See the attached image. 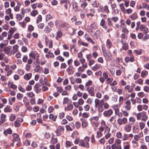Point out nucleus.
<instances>
[{"instance_id": "f257e3e1", "label": "nucleus", "mask_w": 149, "mask_h": 149, "mask_svg": "<svg viewBox=\"0 0 149 149\" xmlns=\"http://www.w3.org/2000/svg\"><path fill=\"white\" fill-rule=\"evenodd\" d=\"M120 82L122 86L125 85L124 87V89L128 93H131L133 92L134 88L135 86V84L134 83H132L131 86L130 85H126V83L123 79L121 80Z\"/></svg>"}, {"instance_id": "f03ea898", "label": "nucleus", "mask_w": 149, "mask_h": 149, "mask_svg": "<svg viewBox=\"0 0 149 149\" xmlns=\"http://www.w3.org/2000/svg\"><path fill=\"white\" fill-rule=\"evenodd\" d=\"M89 138L88 136H86L84 138V140L82 139H80L79 145L83 147L89 148L90 147L89 143Z\"/></svg>"}, {"instance_id": "7ed1b4c3", "label": "nucleus", "mask_w": 149, "mask_h": 149, "mask_svg": "<svg viewBox=\"0 0 149 149\" xmlns=\"http://www.w3.org/2000/svg\"><path fill=\"white\" fill-rule=\"evenodd\" d=\"M136 119L137 120H141L144 121H146L148 118L146 112L144 111L139 112L136 115Z\"/></svg>"}, {"instance_id": "20e7f679", "label": "nucleus", "mask_w": 149, "mask_h": 149, "mask_svg": "<svg viewBox=\"0 0 149 149\" xmlns=\"http://www.w3.org/2000/svg\"><path fill=\"white\" fill-rule=\"evenodd\" d=\"M99 117L98 116L92 117L89 119L92 126L93 127H97L99 125L98 122Z\"/></svg>"}, {"instance_id": "39448f33", "label": "nucleus", "mask_w": 149, "mask_h": 149, "mask_svg": "<svg viewBox=\"0 0 149 149\" xmlns=\"http://www.w3.org/2000/svg\"><path fill=\"white\" fill-rule=\"evenodd\" d=\"M4 53L8 56H10L14 55L12 50V47L10 46L5 47L3 49Z\"/></svg>"}, {"instance_id": "423d86ee", "label": "nucleus", "mask_w": 149, "mask_h": 149, "mask_svg": "<svg viewBox=\"0 0 149 149\" xmlns=\"http://www.w3.org/2000/svg\"><path fill=\"white\" fill-rule=\"evenodd\" d=\"M103 56L105 58V59L108 61H110L112 58V56L110 52L109 51L108 52L104 51L102 50Z\"/></svg>"}, {"instance_id": "0eeeda50", "label": "nucleus", "mask_w": 149, "mask_h": 149, "mask_svg": "<svg viewBox=\"0 0 149 149\" xmlns=\"http://www.w3.org/2000/svg\"><path fill=\"white\" fill-rule=\"evenodd\" d=\"M64 130V128L63 126H58L57 127V130L55 131L56 135L57 136H61V132H63Z\"/></svg>"}, {"instance_id": "6e6552de", "label": "nucleus", "mask_w": 149, "mask_h": 149, "mask_svg": "<svg viewBox=\"0 0 149 149\" xmlns=\"http://www.w3.org/2000/svg\"><path fill=\"white\" fill-rule=\"evenodd\" d=\"M29 58H31L33 60L36 59L37 62L39 60L38 55V53L35 52H31L29 54Z\"/></svg>"}, {"instance_id": "1a4fd4ad", "label": "nucleus", "mask_w": 149, "mask_h": 149, "mask_svg": "<svg viewBox=\"0 0 149 149\" xmlns=\"http://www.w3.org/2000/svg\"><path fill=\"white\" fill-rule=\"evenodd\" d=\"M67 131H72L75 128L74 124L73 123H70L69 124L65 125Z\"/></svg>"}, {"instance_id": "9d476101", "label": "nucleus", "mask_w": 149, "mask_h": 149, "mask_svg": "<svg viewBox=\"0 0 149 149\" xmlns=\"http://www.w3.org/2000/svg\"><path fill=\"white\" fill-rule=\"evenodd\" d=\"M100 124L101 127H105V132H110V128L106 125V122L104 120H101Z\"/></svg>"}, {"instance_id": "9b49d317", "label": "nucleus", "mask_w": 149, "mask_h": 149, "mask_svg": "<svg viewBox=\"0 0 149 149\" xmlns=\"http://www.w3.org/2000/svg\"><path fill=\"white\" fill-rule=\"evenodd\" d=\"M23 120L22 118H18L15 122L14 125L15 127H19L21 125V123L23 121Z\"/></svg>"}, {"instance_id": "f8f14e48", "label": "nucleus", "mask_w": 149, "mask_h": 149, "mask_svg": "<svg viewBox=\"0 0 149 149\" xmlns=\"http://www.w3.org/2000/svg\"><path fill=\"white\" fill-rule=\"evenodd\" d=\"M113 113V111L111 109H109L105 111L103 113L104 116L105 117H109Z\"/></svg>"}, {"instance_id": "ddd939ff", "label": "nucleus", "mask_w": 149, "mask_h": 149, "mask_svg": "<svg viewBox=\"0 0 149 149\" xmlns=\"http://www.w3.org/2000/svg\"><path fill=\"white\" fill-rule=\"evenodd\" d=\"M41 85L36 83L34 87V89L35 92L38 93H39L41 91Z\"/></svg>"}, {"instance_id": "4468645a", "label": "nucleus", "mask_w": 149, "mask_h": 149, "mask_svg": "<svg viewBox=\"0 0 149 149\" xmlns=\"http://www.w3.org/2000/svg\"><path fill=\"white\" fill-rule=\"evenodd\" d=\"M124 107L127 111H129L131 109V102L130 100H128L125 102Z\"/></svg>"}, {"instance_id": "2eb2a0df", "label": "nucleus", "mask_w": 149, "mask_h": 149, "mask_svg": "<svg viewBox=\"0 0 149 149\" xmlns=\"http://www.w3.org/2000/svg\"><path fill=\"white\" fill-rule=\"evenodd\" d=\"M6 116L3 113H2L0 116V125L4 123L6 120Z\"/></svg>"}, {"instance_id": "dca6fc26", "label": "nucleus", "mask_w": 149, "mask_h": 149, "mask_svg": "<svg viewBox=\"0 0 149 149\" xmlns=\"http://www.w3.org/2000/svg\"><path fill=\"white\" fill-rule=\"evenodd\" d=\"M80 120L81 121V126L83 128H86L88 125V123L86 120L84 118H81Z\"/></svg>"}, {"instance_id": "f3484780", "label": "nucleus", "mask_w": 149, "mask_h": 149, "mask_svg": "<svg viewBox=\"0 0 149 149\" xmlns=\"http://www.w3.org/2000/svg\"><path fill=\"white\" fill-rule=\"evenodd\" d=\"M95 91L97 92L95 94L96 97L97 98H101L102 97V94L99 92L100 91V88L98 87L96 88L95 89Z\"/></svg>"}, {"instance_id": "a211bd4d", "label": "nucleus", "mask_w": 149, "mask_h": 149, "mask_svg": "<svg viewBox=\"0 0 149 149\" xmlns=\"http://www.w3.org/2000/svg\"><path fill=\"white\" fill-rule=\"evenodd\" d=\"M12 136L13 137V139L12 141L13 142L20 140L19 135L16 133L13 134L12 135Z\"/></svg>"}, {"instance_id": "6ab92c4d", "label": "nucleus", "mask_w": 149, "mask_h": 149, "mask_svg": "<svg viewBox=\"0 0 149 149\" xmlns=\"http://www.w3.org/2000/svg\"><path fill=\"white\" fill-rule=\"evenodd\" d=\"M11 12L12 10L10 8H8L5 10L6 14V15H9L10 18L13 19V14Z\"/></svg>"}, {"instance_id": "aec40b11", "label": "nucleus", "mask_w": 149, "mask_h": 149, "mask_svg": "<svg viewBox=\"0 0 149 149\" xmlns=\"http://www.w3.org/2000/svg\"><path fill=\"white\" fill-rule=\"evenodd\" d=\"M59 26L61 28H64L65 29H68L70 27V25L66 22H64L61 24Z\"/></svg>"}, {"instance_id": "412c9836", "label": "nucleus", "mask_w": 149, "mask_h": 149, "mask_svg": "<svg viewBox=\"0 0 149 149\" xmlns=\"http://www.w3.org/2000/svg\"><path fill=\"white\" fill-rule=\"evenodd\" d=\"M143 134L142 132H140L138 134H136L134 136V139L135 140L138 141L140 138L143 137Z\"/></svg>"}, {"instance_id": "4be33fe9", "label": "nucleus", "mask_w": 149, "mask_h": 149, "mask_svg": "<svg viewBox=\"0 0 149 149\" xmlns=\"http://www.w3.org/2000/svg\"><path fill=\"white\" fill-rule=\"evenodd\" d=\"M106 46L107 48L109 50L113 46L112 42L110 39H108L106 42Z\"/></svg>"}, {"instance_id": "5701e85b", "label": "nucleus", "mask_w": 149, "mask_h": 149, "mask_svg": "<svg viewBox=\"0 0 149 149\" xmlns=\"http://www.w3.org/2000/svg\"><path fill=\"white\" fill-rule=\"evenodd\" d=\"M93 84V82L91 80H88L86 83L85 85V90L87 91V90H89L90 89V86H92Z\"/></svg>"}, {"instance_id": "b1692460", "label": "nucleus", "mask_w": 149, "mask_h": 149, "mask_svg": "<svg viewBox=\"0 0 149 149\" xmlns=\"http://www.w3.org/2000/svg\"><path fill=\"white\" fill-rule=\"evenodd\" d=\"M132 125L129 123L126 125L124 127V130L127 132H129L131 130Z\"/></svg>"}, {"instance_id": "393cba45", "label": "nucleus", "mask_w": 149, "mask_h": 149, "mask_svg": "<svg viewBox=\"0 0 149 149\" xmlns=\"http://www.w3.org/2000/svg\"><path fill=\"white\" fill-rule=\"evenodd\" d=\"M123 145V149H130V145L129 141L124 142Z\"/></svg>"}, {"instance_id": "a878e982", "label": "nucleus", "mask_w": 149, "mask_h": 149, "mask_svg": "<svg viewBox=\"0 0 149 149\" xmlns=\"http://www.w3.org/2000/svg\"><path fill=\"white\" fill-rule=\"evenodd\" d=\"M74 107L72 104H68L66 107L64 108L65 110L66 111H70L73 109Z\"/></svg>"}, {"instance_id": "bb28decb", "label": "nucleus", "mask_w": 149, "mask_h": 149, "mask_svg": "<svg viewBox=\"0 0 149 149\" xmlns=\"http://www.w3.org/2000/svg\"><path fill=\"white\" fill-rule=\"evenodd\" d=\"M8 85L9 88H10L14 90H15L17 88V86L14 84L13 82H9L8 83Z\"/></svg>"}, {"instance_id": "cd10ccee", "label": "nucleus", "mask_w": 149, "mask_h": 149, "mask_svg": "<svg viewBox=\"0 0 149 149\" xmlns=\"http://www.w3.org/2000/svg\"><path fill=\"white\" fill-rule=\"evenodd\" d=\"M100 25L105 29H107V26L106 25V21L103 19H102L101 20Z\"/></svg>"}, {"instance_id": "c85d7f7f", "label": "nucleus", "mask_w": 149, "mask_h": 149, "mask_svg": "<svg viewBox=\"0 0 149 149\" xmlns=\"http://www.w3.org/2000/svg\"><path fill=\"white\" fill-rule=\"evenodd\" d=\"M3 134L6 136L8 134H11L12 133V130L10 128L5 130L3 132Z\"/></svg>"}, {"instance_id": "c756f323", "label": "nucleus", "mask_w": 149, "mask_h": 149, "mask_svg": "<svg viewBox=\"0 0 149 149\" xmlns=\"http://www.w3.org/2000/svg\"><path fill=\"white\" fill-rule=\"evenodd\" d=\"M116 116H113L111 117L109 120V121L113 124V125H115L116 122Z\"/></svg>"}, {"instance_id": "7c9ffc66", "label": "nucleus", "mask_w": 149, "mask_h": 149, "mask_svg": "<svg viewBox=\"0 0 149 149\" xmlns=\"http://www.w3.org/2000/svg\"><path fill=\"white\" fill-rule=\"evenodd\" d=\"M32 76V74L31 73L25 74L24 77V78L26 80H29Z\"/></svg>"}, {"instance_id": "2f4dec72", "label": "nucleus", "mask_w": 149, "mask_h": 149, "mask_svg": "<svg viewBox=\"0 0 149 149\" xmlns=\"http://www.w3.org/2000/svg\"><path fill=\"white\" fill-rule=\"evenodd\" d=\"M4 111L6 113H10L12 112V109L10 106L7 105L4 108Z\"/></svg>"}, {"instance_id": "473e14b6", "label": "nucleus", "mask_w": 149, "mask_h": 149, "mask_svg": "<svg viewBox=\"0 0 149 149\" xmlns=\"http://www.w3.org/2000/svg\"><path fill=\"white\" fill-rule=\"evenodd\" d=\"M72 69V66H70L66 69V71L69 75H71L73 73L74 71Z\"/></svg>"}, {"instance_id": "72a5a7b5", "label": "nucleus", "mask_w": 149, "mask_h": 149, "mask_svg": "<svg viewBox=\"0 0 149 149\" xmlns=\"http://www.w3.org/2000/svg\"><path fill=\"white\" fill-rule=\"evenodd\" d=\"M101 65L100 64H96L95 65L91 68V69L94 71H95L100 68Z\"/></svg>"}, {"instance_id": "f704fd0d", "label": "nucleus", "mask_w": 149, "mask_h": 149, "mask_svg": "<svg viewBox=\"0 0 149 149\" xmlns=\"http://www.w3.org/2000/svg\"><path fill=\"white\" fill-rule=\"evenodd\" d=\"M89 95L92 97H94L95 96V93L93 88H91L89 90H87Z\"/></svg>"}, {"instance_id": "c9c22d12", "label": "nucleus", "mask_w": 149, "mask_h": 149, "mask_svg": "<svg viewBox=\"0 0 149 149\" xmlns=\"http://www.w3.org/2000/svg\"><path fill=\"white\" fill-rule=\"evenodd\" d=\"M51 50L47 54L45 55V57L47 58H53L54 57V54L51 52Z\"/></svg>"}, {"instance_id": "e433bc0d", "label": "nucleus", "mask_w": 149, "mask_h": 149, "mask_svg": "<svg viewBox=\"0 0 149 149\" xmlns=\"http://www.w3.org/2000/svg\"><path fill=\"white\" fill-rule=\"evenodd\" d=\"M129 17L132 20H135L138 18V16L136 13H134L131 14Z\"/></svg>"}, {"instance_id": "4c0bfd02", "label": "nucleus", "mask_w": 149, "mask_h": 149, "mask_svg": "<svg viewBox=\"0 0 149 149\" xmlns=\"http://www.w3.org/2000/svg\"><path fill=\"white\" fill-rule=\"evenodd\" d=\"M19 47V46L17 45H15L13 46L12 50L14 55L18 51Z\"/></svg>"}, {"instance_id": "58836bf2", "label": "nucleus", "mask_w": 149, "mask_h": 149, "mask_svg": "<svg viewBox=\"0 0 149 149\" xmlns=\"http://www.w3.org/2000/svg\"><path fill=\"white\" fill-rule=\"evenodd\" d=\"M79 116L80 115H81V116H82V117L83 118H88L89 117V113H87L86 112H84L82 114H81V112H80L79 113Z\"/></svg>"}, {"instance_id": "ea45409f", "label": "nucleus", "mask_w": 149, "mask_h": 149, "mask_svg": "<svg viewBox=\"0 0 149 149\" xmlns=\"http://www.w3.org/2000/svg\"><path fill=\"white\" fill-rule=\"evenodd\" d=\"M78 44L79 46H80L81 45L85 47H88V44L84 42L82 40H79L78 41Z\"/></svg>"}, {"instance_id": "a19ab883", "label": "nucleus", "mask_w": 149, "mask_h": 149, "mask_svg": "<svg viewBox=\"0 0 149 149\" xmlns=\"http://www.w3.org/2000/svg\"><path fill=\"white\" fill-rule=\"evenodd\" d=\"M42 68L40 67L39 65H38L34 68V71L36 72H40L41 70L42 71Z\"/></svg>"}, {"instance_id": "79ce46f5", "label": "nucleus", "mask_w": 149, "mask_h": 149, "mask_svg": "<svg viewBox=\"0 0 149 149\" xmlns=\"http://www.w3.org/2000/svg\"><path fill=\"white\" fill-rule=\"evenodd\" d=\"M102 35L101 32L99 30H97L95 34V36H96L97 38H100Z\"/></svg>"}, {"instance_id": "37998d69", "label": "nucleus", "mask_w": 149, "mask_h": 149, "mask_svg": "<svg viewBox=\"0 0 149 149\" xmlns=\"http://www.w3.org/2000/svg\"><path fill=\"white\" fill-rule=\"evenodd\" d=\"M38 14V10H33L30 13V15L33 17H35Z\"/></svg>"}, {"instance_id": "c03bdc74", "label": "nucleus", "mask_w": 149, "mask_h": 149, "mask_svg": "<svg viewBox=\"0 0 149 149\" xmlns=\"http://www.w3.org/2000/svg\"><path fill=\"white\" fill-rule=\"evenodd\" d=\"M100 100L98 98L95 99L94 101L95 107V108H97L100 104Z\"/></svg>"}, {"instance_id": "a18cd8bd", "label": "nucleus", "mask_w": 149, "mask_h": 149, "mask_svg": "<svg viewBox=\"0 0 149 149\" xmlns=\"http://www.w3.org/2000/svg\"><path fill=\"white\" fill-rule=\"evenodd\" d=\"M57 117L56 116H54L53 114H50L49 116V119L52 121H55Z\"/></svg>"}, {"instance_id": "49530a36", "label": "nucleus", "mask_w": 149, "mask_h": 149, "mask_svg": "<svg viewBox=\"0 0 149 149\" xmlns=\"http://www.w3.org/2000/svg\"><path fill=\"white\" fill-rule=\"evenodd\" d=\"M148 74V72L146 70L142 71L141 73V77L143 78H145Z\"/></svg>"}, {"instance_id": "de8ad7c7", "label": "nucleus", "mask_w": 149, "mask_h": 149, "mask_svg": "<svg viewBox=\"0 0 149 149\" xmlns=\"http://www.w3.org/2000/svg\"><path fill=\"white\" fill-rule=\"evenodd\" d=\"M17 30V29L15 27L10 28L8 31V33L13 34Z\"/></svg>"}, {"instance_id": "09e8293b", "label": "nucleus", "mask_w": 149, "mask_h": 149, "mask_svg": "<svg viewBox=\"0 0 149 149\" xmlns=\"http://www.w3.org/2000/svg\"><path fill=\"white\" fill-rule=\"evenodd\" d=\"M20 4L19 3H17V6L14 8V11L15 12L19 11L20 10Z\"/></svg>"}, {"instance_id": "8fccbe9b", "label": "nucleus", "mask_w": 149, "mask_h": 149, "mask_svg": "<svg viewBox=\"0 0 149 149\" xmlns=\"http://www.w3.org/2000/svg\"><path fill=\"white\" fill-rule=\"evenodd\" d=\"M52 30L51 28L47 26H45L44 31L45 32L48 33H49L52 31Z\"/></svg>"}, {"instance_id": "3c124183", "label": "nucleus", "mask_w": 149, "mask_h": 149, "mask_svg": "<svg viewBox=\"0 0 149 149\" xmlns=\"http://www.w3.org/2000/svg\"><path fill=\"white\" fill-rule=\"evenodd\" d=\"M134 52L136 55H140L142 53V50L141 49L135 50L134 51Z\"/></svg>"}, {"instance_id": "603ef678", "label": "nucleus", "mask_w": 149, "mask_h": 149, "mask_svg": "<svg viewBox=\"0 0 149 149\" xmlns=\"http://www.w3.org/2000/svg\"><path fill=\"white\" fill-rule=\"evenodd\" d=\"M15 115L13 113L11 114L9 117V120L11 121L14 120L16 118Z\"/></svg>"}, {"instance_id": "864d4df0", "label": "nucleus", "mask_w": 149, "mask_h": 149, "mask_svg": "<svg viewBox=\"0 0 149 149\" xmlns=\"http://www.w3.org/2000/svg\"><path fill=\"white\" fill-rule=\"evenodd\" d=\"M27 98L26 97H24L23 98V101L24 102V104L26 106H28L29 104V102H27Z\"/></svg>"}, {"instance_id": "5fc2aeb1", "label": "nucleus", "mask_w": 149, "mask_h": 149, "mask_svg": "<svg viewBox=\"0 0 149 149\" xmlns=\"http://www.w3.org/2000/svg\"><path fill=\"white\" fill-rule=\"evenodd\" d=\"M97 108V110L99 113H101L104 111V109L103 106L99 105Z\"/></svg>"}, {"instance_id": "6e6d98bb", "label": "nucleus", "mask_w": 149, "mask_h": 149, "mask_svg": "<svg viewBox=\"0 0 149 149\" xmlns=\"http://www.w3.org/2000/svg\"><path fill=\"white\" fill-rule=\"evenodd\" d=\"M90 109V106L88 104L84 105V109L86 111H88Z\"/></svg>"}, {"instance_id": "4d7b16f0", "label": "nucleus", "mask_w": 149, "mask_h": 149, "mask_svg": "<svg viewBox=\"0 0 149 149\" xmlns=\"http://www.w3.org/2000/svg\"><path fill=\"white\" fill-rule=\"evenodd\" d=\"M128 139L129 138L128 134H124L122 139V141H125Z\"/></svg>"}, {"instance_id": "13d9d810", "label": "nucleus", "mask_w": 149, "mask_h": 149, "mask_svg": "<svg viewBox=\"0 0 149 149\" xmlns=\"http://www.w3.org/2000/svg\"><path fill=\"white\" fill-rule=\"evenodd\" d=\"M92 5L94 7L97 8L99 7V3L98 1H95L93 2Z\"/></svg>"}, {"instance_id": "bf43d9fd", "label": "nucleus", "mask_w": 149, "mask_h": 149, "mask_svg": "<svg viewBox=\"0 0 149 149\" xmlns=\"http://www.w3.org/2000/svg\"><path fill=\"white\" fill-rule=\"evenodd\" d=\"M113 80V78H109L107 79L106 81V83L108 85L110 84V85L112 83L111 82Z\"/></svg>"}, {"instance_id": "052dcab7", "label": "nucleus", "mask_w": 149, "mask_h": 149, "mask_svg": "<svg viewBox=\"0 0 149 149\" xmlns=\"http://www.w3.org/2000/svg\"><path fill=\"white\" fill-rule=\"evenodd\" d=\"M42 19V16L41 15H39L37 18L36 23L38 24L40 22H41Z\"/></svg>"}, {"instance_id": "680f3d73", "label": "nucleus", "mask_w": 149, "mask_h": 149, "mask_svg": "<svg viewBox=\"0 0 149 149\" xmlns=\"http://www.w3.org/2000/svg\"><path fill=\"white\" fill-rule=\"evenodd\" d=\"M102 135V133L100 132L97 131L96 132V137L97 138L99 139L100 138Z\"/></svg>"}, {"instance_id": "e2e57ef3", "label": "nucleus", "mask_w": 149, "mask_h": 149, "mask_svg": "<svg viewBox=\"0 0 149 149\" xmlns=\"http://www.w3.org/2000/svg\"><path fill=\"white\" fill-rule=\"evenodd\" d=\"M65 113L64 112H62L59 113L58 115V118L59 119H63L65 116Z\"/></svg>"}, {"instance_id": "0e129e2a", "label": "nucleus", "mask_w": 149, "mask_h": 149, "mask_svg": "<svg viewBox=\"0 0 149 149\" xmlns=\"http://www.w3.org/2000/svg\"><path fill=\"white\" fill-rule=\"evenodd\" d=\"M87 3L86 2V0H84L82 3H81V7L83 8H85L87 5Z\"/></svg>"}, {"instance_id": "69168bd1", "label": "nucleus", "mask_w": 149, "mask_h": 149, "mask_svg": "<svg viewBox=\"0 0 149 149\" xmlns=\"http://www.w3.org/2000/svg\"><path fill=\"white\" fill-rule=\"evenodd\" d=\"M122 31L123 32L125 33V34H127L129 32V30L127 29V27H122Z\"/></svg>"}, {"instance_id": "338daca9", "label": "nucleus", "mask_w": 149, "mask_h": 149, "mask_svg": "<svg viewBox=\"0 0 149 149\" xmlns=\"http://www.w3.org/2000/svg\"><path fill=\"white\" fill-rule=\"evenodd\" d=\"M57 35L58 37L61 38L63 35L62 32L61 30L58 31L57 33Z\"/></svg>"}, {"instance_id": "774afa93", "label": "nucleus", "mask_w": 149, "mask_h": 149, "mask_svg": "<svg viewBox=\"0 0 149 149\" xmlns=\"http://www.w3.org/2000/svg\"><path fill=\"white\" fill-rule=\"evenodd\" d=\"M93 102V100L91 98H88L86 101V103L88 104L91 105L92 104Z\"/></svg>"}]
</instances>
